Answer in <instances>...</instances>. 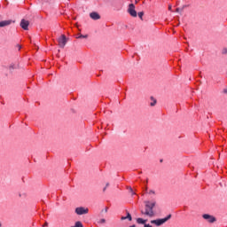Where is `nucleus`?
Segmentation results:
<instances>
[{
	"mask_svg": "<svg viewBox=\"0 0 227 227\" xmlns=\"http://www.w3.org/2000/svg\"><path fill=\"white\" fill-rule=\"evenodd\" d=\"M155 205H157V202L150 200L145 201V209L141 210L142 215H146L147 217H155V211H153V208L155 207Z\"/></svg>",
	"mask_w": 227,
	"mask_h": 227,
	"instance_id": "obj_1",
	"label": "nucleus"
},
{
	"mask_svg": "<svg viewBox=\"0 0 227 227\" xmlns=\"http://www.w3.org/2000/svg\"><path fill=\"white\" fill-rule=\"evenodd\" d=\"M171 219V215H168L165 218L156 219V220H151V224H154L155 226H162V224L168 223Z\"/></svg>",
	"mask_w": 227,
	"mask_h": 227,
	"instance_id": "obj_2",
	"label": "nucleus"
},
{
	"mask_svg": "<svg viewBox=\"0 0 227 227\" xmlns=\"http://www.w3.org/2000/svg\"><path fill=\"white\" fill-rule=\"evenodd\" d=\"M74 212L77 215H86V214L90 212V209L84 207H78L75 208Z\"/></svg>",
	"mask_w": 227,
	"mask_h": 227,
	"instance_id": "obj_3",
	"label": "nucleus"
},
{
	"mask_svg": "<svg viewBox=\"0 0 227 227\" xmlns=\"http://www.w3.org/2000/svg\"><path fill=\"white\" fill-rule=\"evenodd\" d=\"M128 13H129L131 17H137V12H136V6L134 5V4H129L128 8Z\"/></svg>",
	"mask_w": 227,
	"mask_h": 227,
	"instance_id": "obj_4",
	"label": "nucleus"
},
{
	"mask_svg": "<svg viewBox=\"0 0 227 227\" xmlns=\"http://www.w3.org/2000/svg\"><path fill=\"white\" fill-rule=\"evenodd\" d=\"M203 219H205L206 221H207V223H215V221H217V219H215V217L214 215H208V214H204L202 215Z\"/></svg>",
	"mask_w": 227,
	"mask_h": 227,
	"instance_id": "obj_5",
	"label": "nucleus"
},
{
	"mask_svg": "<svg viewBox=\"0 0 227 227\" xmlns=\"http://www.w3.org/2000/svg\"><path fill=\"white\" fill-rule=\"evenodd\" d=\"M59 45L62 49L65 48V46L67 45V35H62L61 37L59 38Z\"/></svg>",
	"mask_w": 227,
	"mask_h": 227,
	"instance_id": "obj_6",
	"label": "nucleus"
},
{
	"mask_svg": "<svg viewBox=\"0 0 227 227\" xmlns=\"http://www.w3.org/2000/svg\"><path fill=\"white\" fill-rule=\"evenodd\" d=\"M20 27H22V29H24L25 31H27L29 28V21L26 20H21L20 22Z\"/></svg>",
	"mask_w": 227,
	"mask_h": 227,
	"instance_id": "obj_7",
	"label": "nucleus"
},
{
	"mask_svg": "<svg viewBox=\"0 0 227 227\" xmlns=\"http://www.w3.org/2000/svg\"><path fill=\"white\" fill-rule=\"evenodd\" d=\"M146 221L148 220H145L143 218H137V224H144V227H153L150 225V223H146Z\"/></svg>",
	"mask_w": 227,
	"mask_h": 227,
	"instance_id": "obj_8",
	"label": "nucleus"
},
{
	"mask_svg": "<svg viewBox=\"0 0 227 227\" xmlns=\"http://www.w3.org/2000/svg\"><path fill=\"white\" fill-rule=\"evenodd\" d=\"M90 17L92 19V20H100V14H98V12H90Z\"/></svg>",
	"mask_w": 227,
	"mask_h": 227,
	"instance_id": "obj_9",
	"label": "nucleus"
},
{
	"mask_svg": "<svg viewBox=\"0 0 227 227\" xmlns=\"http://www.w3.org/2000/svg\"><path fill=\"white\" fill-rule=\"evenodd\" d=\"M13 20H12L0 21V27H6V26H10Z\"/></svg>",
	"mask_w": 227,
	"mask_h": 227,
	"instance_id": "obj_10",
	"label": "nucleus"
},
{
	"mask_svg": "<svg viewBox=\"0 0 227 227\" xmlns=\"http://www.w3.org/2000/svg\"><path fill=\"white\" fill-rule=\"evenodd\" d=\"M71 227H84V225H82V222L77 221L74 223V225H73Z\"/></svg>",
	"mask_w": 227,
	"mask_h": 227,
	"instance_id": "obj_11",
	"label": "nucleus"
},
{
	"mask_svg": "<svg viewBox=\"0 0 227 227\" xmlns=\"http://www.w3.org/2000/svg\"><path fill=\"white\" fill-rule=\"evenodd\" d=\"M151 100L153 102L150 103L151 107H153L157 104V99H155L153 97H151Z\"/></svg>",
	"mask_w": 227,
	"mask_h": 227,
	"instance_id": "obj_12",
	"label": "nucleus"
},
{
	"mask_svg": "<svg viewBox=\"0 0 227 227\" xmlns=\"http://www.w3.org/2000/svg\"><path fill=\"white\" fill-rule=\"evenodd\" d=\"M126 219H129V221H132V215H130V213L127 212Z\"/></svg>",
	"mask_w": 227,
	"mask_h": 227,
	"instance_id": "obj_13",
	"label": "nucleus"
},
{
	"mask_svg": "<svg viewBox=\"0 0 227 227\" xmlns=\"http://www.w3.org/2000/svg\"><path fill=\"white\" fill-rule=\"evenodd\" d=\"M76 38H88V35H82V34H79Z\"/></svg>",
	"mask_w": 227,
	"mask_h": 227,
	"instance_id": "obj_14",
	"label": "nucleus"
},
{
	"mask_svg": "<svg viewBox=\"0 0 227 227\" xmlns=\"http://www.w3.org/2000/svg\"><path fill=\"white\" fill-rule=\"evenodd\" d=\"M143 15H145V12H138V17L139 19H141V20H143Z\"/></svg>",
	"mask_w": 227,
	"mask_h": 227,
	"instance_id": "obj_15",
	"label": "nucleus"
},
{
	"mask_svg": "<svg viewBox=\"0 0 227 227\" xmlns=\"http://www.w3.org/2000/svg\"><path fill=\"white\" fill-rule=\"evenodd\" d=\"M148 194H150V195H153V196H155V191H153V190H150L149 192H148Z\"/></svg>",
	"mask_w": 227,
	"mask_h": 227,
	"instance_id": "obj_16",
	"label": "nucleus"
},
{
	"mask_svg": "<svg viewBox=\"0 0 227 227\" xmlns=\"http://www.w3.org/2000/svg\"><path fill=\"white\" fill-rule=\"evenodd\" d=\"M100 224H106V219L102 218L99 220Z\"/></svg>",
	"mask_w": 227,
	"mask_h": 227,
	"instance_id": "obj_17",
	"label": "nucleus"
},
{
	"mask_svg": "<svg viewBox=\"0 0 227 227\" xmlns=\"http://www.w3.org/2000/svg\"><path fill=\"white\" fill-rule=\"evenodd\" d=\"M223 93H224V95H227V88L223 90Z\"/></svg>",
	"mask_w": 227,
	"mask_h": 227,
	"instance_id": "obj_18",
	"label": "nucleus"
},
{
	"mask_svg": "<svg viewBox=\"0 0 227 227\" xmlns=\"http://www.w3.org/2000/svg\"><path fill=\"white\" fill-rule=\"evenodd\" d=\"M13 68H17V67H15V66H10V69H11V70L13 69Z\"/></svg>",
	"mask_w": 227,
	"mask_h": 227,
	"instance_id": "obj_19",
	"label": "nucleus"
},
{
	"mask_svg": "<svg viewBox=\"0 0 227 227\" xmlns=\"http://www.w3.org/2000/svg\"><path fill=\"white\" fill-rule=\"evenodd\" d=\"M130 192H131V194L134 196V194H136L135 192H134V191L132 190V188H130Z\"/></svg>",
	"mask_w": 227,
	"mask_h": 227,
	"instance_id": "obj_20",
	"label": "nucleus"
},
{
	"mask_svg": "<svg viewBox=\"0 0 227 227\" xmlns=\"http://www.w3.org/2000/svg\"><path fill=\"white\" fill-rule=\"evenodd\" d=\"M121 221H125V219H127V217L126 216H121Z\"/></svg>",
	"mask_w": 227,
	"mask_h": 227,
	"instance_id": "obj_21",
	"label": "nucleus"
},
{
	"mask_svg": "<svg viewBox=\"0 0 227 227\" xmlns=\"http://www.w3.org/2000/svg\"><path fill=\"white\" fill-rule=\"evenodd\" d=\"M106 189H107V186H105V188H103V192H106Z\"/></svg>",
	"mask_w": 227,
	"mask_h": 227,
	"instance_id": "obj_22",
	"label": "nucleus"
},
{
	"mask_svg": "<svg viewBox=\"0 0 227 227\" xmlns=\"http://www.w3.org/2000/svg\"><path fill=\"white\" fill-rule=\"evenodd\" d=\"M176 12L177 13H179V12H180V8H176Z\"/></svg>",
	"mask_w": 227,
	"mask_h": 227,
	"instance_id": "obj_23",
	"label": "nucleus"
},
{
	"mask_svg": "<svg viewBox=\"0 0 227 227\" xmlns=\"http://www.w3.org/2000/svg\"><path fill=\"white\" fill-rule=\"evenodd\" d=\"M226 52H227L226 49L223 51V54H226Z\"/></svg>",
	"mask_w": 227,
	"mask_h": 227,
	"instance_id": "obj_24",
	"label": "nucleus"
},
{
	"mask_svg": "<svg viewBox=\"0 0 227 227\" xmlns=\"http://www.w3.org/2000/svg\"><path fill=\"white\" fill-rule=\"evenodd\" d=\"M43 226H49V223H45L43 224Z\"/></svg>",
	"mask_w": 227,
	"mask_h": 227,
	"instance_id": "obj_25",
	"label": "nucleus"
},
{
	"mask_svg": "<svg viewBox=\"0 0 227 227\" xmlns=\"http://www.w3.org/2000/svg\"><path fill=\"white\" fill-rule=\"evenodd\" d=\"M106 187H109V183H106Z\"/></svg>",
	"mask_w": 227,
	"mask_h": 227,
	"instance_id": "obj_26",
	"label": "nucleus"
},
{
	"mask_svg": "<svg viewBox=\"0 0 227 227\" xmlns=\"http://www.w3.org/2000/svg\"><path fill=\"white\" fill-rule=\"evenodd\" d=\"M168 10L171 11V5H168Z\"/></svg>",
	"mask_w": 227,
	"mask_h": 227,
	"instance_id": "obj_27",
	"label": "nucleus"
},
{
	"mask_svg": "<svg viewBox=\"0 0 227 227\" xmlns=\"http://www.w3.org/2000/svg\"><path fill=\"white\" fill-rule=\"evenodd\" d=\"M2 226L1 223H0V227Z\"/></svg>",
	"mask_w": 227,
	"mask_h": 227,
	"instance_id": "obj_28",
	"label": "nucleus"
}]
</instances>
